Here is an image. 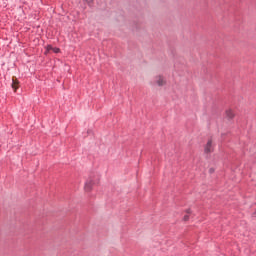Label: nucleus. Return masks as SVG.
<instances>
[{"label": "nucleus", "instance_id": "f257e3e1", "mask_svg": "<svg viewBox=\"0 0 256 256\" xmlns=\"http://www.w3.org/2000/svg\"><path fill=\"white\" fill-rule=\"evenodd\" d=\"M205 153H213V140H208L204 148Z\"/></svg>", "mask_w": 256, "mask_h": 256}, {"label": "nucleus", "instance_id": "f03ea898", "mask_svg": "<svg viewBox=\"0 0 256 256\" xmlns=\"http://www.w3.org/2000/svg\"><path fill=\"white\" fill-rule=\"evenodd\" d=\"M93 185H95V182L93 179L87 180L84 186L85 191L89 192L91 189H93Z\"/></svg>", "mask_w": 256, "mask_h": 256}, {"label": "nucleus", "instance_id": "7ed1b4c3", "mask_svg": "<svg viewBox=\"0 0 256 256\" xmlns=\"http://www.w3.org/2000/svg\"><path fill=\"white\" fill-rule=\"evenodd\" d=\"M156 83L159 87H163V85L165 84V80L163 79V76H157Z\"/></svg>", "mask_w": 256, "mask_h": 256}, {"label": "nucleus", "instance_id": "20e7f679", "mask_svg": "<svg viewBox=\"0 0 256 256\" xmlns=\"http://www.w3.org/2000/svg\"><path fill=\"white\" fill-rule=\"evenodd\" d=\"M226 117H228V119H233V117H235L233 110H226Z\"/></svg>", "mask_w": 256, "mask_h": 256}, {"label": "nucleus", "instance_id": "39448f33", "mask_svg": "<svg viewBox=\"0 0 256 256\" xmlns=\"http://www.w3.org/2000/svg\"><path fill=\"white\" fill-rule=\"evenodd\" d=\"M19 82L13 80L12 81V89H14V91H17V89H19Z\"/></svg>", "mask_w": 256, "mask_h": 256}, {"label": "nucleus", "instance_id": "423d86ee", "mask_svg": "<svg viewBox=\"0 0 256 256\" xmlns=\"http://www.w3.org/2000/svg\"><path fill=\"white\" fill-rule=\"evenodd\" d=\"M52 51H53L54 53H61V49H59V48H57V47L52 48Z\"/></svg>", "mask_w": 256, "mask_h": 256}, {"label": "nucleus", "instance_id": "0eeeda50", "mask_svg": "<svg viewBox=\"0 0 256 256\" xmlns=\"http://www.w3.org/2000/svg\"><path fill=\"white\" fill-rule=\"evenodd\" d=\"M46 49H47V51H53V46L52 45H47Z\"/></svg>", "mask_w": 256, "mask_h": 256}, {"label": "nucleus", "instance_id": "6e6552de", "mask_svg": "<svg viewBox=\"0 0 256 256\" xmlns=\"http://www.w3.org/2000/svg\"><path fill=\"white\" fill-rule=\"evenodd\" d=\"M86 3H88V5H91V3H93L94 0H85Z\"/></svg>", "mask_w": 256, "mask_h": 256}, {"label": "nucleus", "instance_id": "1a4fd4ad", "mask_svg": "<svg viewBox=\"0 0 256 256\" xmlns=\"http://www.w3.org/2000/svg\"><path fill=\"white\" fill-rule=\"evenodd\" d=\"M188 219H189V215H185L183 218L184 221H187Z\"/></svg>", "mask_w": 256, "mask_h": 256}, {"label": "nucleus", "instance_id": "9d476101", "mask_svg": "<svg viewBox=\"0 0 256 256\" xmlns=\"http://www.w3.org/2000/svg\"><path fill=\"white\" fill-rule=\"evenodd\" d=\"M209 173H215V169L210 168V169H209Z\"/></svg>", "mask_w": 256, "mask_h": 256}, {"label": "nucleus", "instance_id": "9b49d317", "mask_svg": "<svg viewBox=\"0 0 256 256\" xmlns=\"http://www.w3.org/2000/svg\"><path fill=\"white\" fill-rule=\"evenodd\" d=\"M186 212H187V213H191V210H190V209H188Z\"/></svg>", "mask_w": 256, "mask_h": 256}]
</instances>
